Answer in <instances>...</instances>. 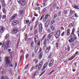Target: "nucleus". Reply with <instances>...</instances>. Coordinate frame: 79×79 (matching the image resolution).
I'll list each match as a JSON object with an SVG mask.
<instances>
[{
  "label": "nucleus",
  "mask_w": 79,
  "mask_h": 79,
  "mask_svg": "<svg viewBox=\"0 0 79 79\" xmlns=\"http://www.w3.org/2000/svg\"><path fill=\"white\" fill-rule=\"evenodd\" d=\"M42 66H43V62H41L40 63L39 65H36L35 66L34 68L35 69H37L38 68L39 70H40V69H41V68H42Z\"/></svg>",
  "instance_id": "20e7f679"
},
{
  "label": "nucleus",
  "mask_w": 79,
  "mask_h": 79,
  "mask_svg": "<svg viewBox=\"0 0 79 79\" xmlns=\"http://www.w3.org/2000/svg\"><path fill=\"white\" fill-rule=\"evenodd\" d=\"M44 18V15H42L41 16V17H40V21H42V19Z\"/></svg>",
  "instance_id": "a19ab883"
},
{
  "label": "nucleus",
  "mask_w": 79,
  "mask_h": 79,
  "mask_svg": "<svg viewBox=\"0 0 79 79\" xmlns=\"http://www.w3.org/2000/svg\"><path fill=\"white\" fill-rule=\"evenodd\" d=\"M60 30H59L57 31V32L56 33V34H58L59 35H60Z\"/></svg>",
  "instance_id": "473e14b6"
},
{
  "label": "nucleus",
  "mask_w": 79,
  "mask_h": 79,
  "mask_svg": "<svg viewBox=\"0 0 79 79\" xmlns=\"http://www.w3.org/2000/svg\"><path fill=\"white\" fill-rule=\"evenodd\" d=\"M75 13V12L74 10H70V15H71V16H73V14Z\"/></svg>",
  "instance_id": "6ab92c4d"
},
{
  "label": "nucleus",
  "mask_w": 79,
  "mask_h": 79,
  "mask_svg": "<svg viewBox=\"0 0 79 79\" xmlns=\"http://www.w3.org/2000/svg\"><path fill=\"white\" fill-rule=\"evenodd\" d=\"M28 68V64H27L25 67V69H27Z\"/></svg>",
  "instance_id": "e2e57ef3"
},
{
  "label": "nucleus",
  "mask_w": 79,
  "mask_h": 79,
  "mask_svg": "<svg viewBox=\"0 0 79 79\" xmlns=\"http://www.w3.org/2000/svg\"><path fill=\"white\" fill-rule=\"evenodd\" d=\"M47 46H46V45L44 46L43 47L44 50H46V49H47Z\"/></svg>",
  "instance_id": "de8ad7c7"
},
{
  "label": "nucleus",
  "mask_w": 79,
  "mask_h": 79,
  "mask_svg": "<svg viewBox=\"0 0 79 79\" xmlns=\"http://www.w3.org/2000/svg\"><path fill=\"white\" fill-rule=\"evenodd\" d=\"M61 35L62 37L64 35V32H63L61 34Z\"/></svg>",
  "instance_id": "3c124183"
},
{
  "label": "nucleus",
  "mask_w": 79,
  "mask_h": 79,
  "mask_svg": "<svg viewBox=\"0 0 79 79\" xmlns=\"http://www.w3.org/2000/svg\"><path fill=\"white\" fill-rule=\"evenodd\" d=\"M31 48H33V47H34V42L32 41L31 42Z\"/></svg>",
  "instance_id": "4be33fe9"
},
{
  "label": "nucleus",
  "mask_w": 79,
  "mask_h": 79,
  "mask_svg": "<svg viewBox=\"0 0 79 79\" xmlns=\"http://www.w3.org/2000/svg\"><path fill=\"white\" fill-rule=\"evenodd\" d=\"M58 15L59 16H60V15H61V12H58Z\"/></svg>",
  "instance_id": "680f3d73"
},
{
  "label": "nucleus",
  "mask_w": 79,
  "mask_h": 79,
  "mask_svg": "<svg viewBox=\"0 0 79 79\" xmlns=\"http://www.w3.org/2000/svg\"><path fill=\"white\" fill-rule=\"evenodd\" d=\"M54 61L53 59H52L51 60V61H50V63L53 64V61Z\"/></svg>",
  "instance_id": "864d4df0"
},
{
  "label": "nucleus",
  "mask_w": 79,
  "mask_h": 79,
  "mask_svg": "<svg viewBox=\"0 0 79 79\" xmlns=\"http://www.w3.org/2000/svg\"><path fill=\"white\" fill-rule=\"evenodd\" d=\"M56 47L57 48L59 47V44L58 43H56Z\"/></svg>",
  "instance_id": "f704fd0d"
},
{
  "label": "nucleus",
  "mask_w": 79,
  "mask_h": 79,
  "mask_svg": "<svg viewBox=\"0 0 79 79\" xmlns=\"http://www.w3.org/2000/svg\"><path fill=\"white\" fill-rule=\"evenodd\" d=\"M60 35L56 34L55 35V37L56 39H58V38H59V36H60Z\"/></svg>",
  "instance_id": "a878e982"
},
{
  "label": "nucleus",
  "mask_w": 79,
  "mask_h": 79,
  "mask_svg": "<svg viewBox=\"0 0 79 79\" xmlns=\"http://www.w3.org/2000/svg\"><path fill=\"white\" fill-rule=\"evenodd\" d=\"M54 72H55V70L54 69L51 72L49 73V75H50L52 74V73H54Z\"/></svg>",
  "instance_id": "2f4dec72"
},
{
  "label": "nucleus",
  "mask_w": 79,
  "mask_h": 79,
  "mask_svg": "<svg viewBox=\"0 0 79 79\" xmlns=\"http://www.w3.org/2000/svg\"><path fill=\"white\" fill-rule=\"evenodd\" d=\"M54 33V32H52L48 35L47 38V40H49L50 39V38L52 37V35H53Z\"/></svg>",
  "instance_id": "9d476101"
},
{
  "label": "nucleus",
  "mask_w": 79,
  "mask_h": 79,
  "mask_svg": "<svg viewBox=\"0 0 79 79\" xmlns=\"http://www.w3.org/2000/svg\"><path fill=\"white\" fill-rule=\"evenodd\" d=\"M47 31L48 33H50V32H51L50 29H48L47 30Z\"/></svg>",
  "instance_id": "8fccbe9b"
},
{
  "label": "nucleus",
  "mask_w": 79,
  "mask_h": 79,
  "mask_svg": "<svg viewBox=\"0 0 79 79\" xmlns=\"http://www.w3.org/2000/svg\"><path fill=\"white\" fill-rule=\"evenodd\" d=\"M43 44L44 45H47V38H45L43 40Z\"/></svg>",
  "instance_id": "a211bd4d"
},
{
  "label": "nucleus",
  "mask_w": 79,
  "mask_h": 79,
  "mask_svg": "<svg viewBox=\"0 0 79 79\" xmlns=\"http://www.w3.org/2000/svg\"><path fill=\"white\" fill-rule=\"evenodd\" d=\"M73 59L72 58V57H71L70 58H69V61H70V60H73Z\"/></svg>",
  "instance_id": "774afa93"
},
{
  "label": "nucleus",
  "mask_w": 79,
  "mask_h": 79,
  "mask_svg": "<svg viewBox=\"0 0 79 79\" xmlns=\"http://www.w3.org/2000/svg\"><path fill=\"white\" fill-rule=\"evenodd\" d=\"M55 23V20H51V23L50 24L52 25V24H53V23Z\"/></svg>",
  "instance_id": "c9c22d12"
},
{
  "label": "nucleus",
  "mask_w": 79,
  "mask_h": 79,
  "mask_svg": "<svg viewBox=\"0 0 79 79\" xmlns=\"http://www.w3.org/2000/svg\"><path fill=\"white\" fill-rule=\"evenodd\" d=\"M26 28V25H25L23 29H22V31H24L25 30V29Z\"/></svg>",
  "instance_id": "c03bdc74"
},
{
  "label": "nucleus",
  "mask_w": 79,
  "mask_h": 79,
  "mask_svg": "<svg viewBox=\"0 0 79 79\" xmlns=\"http://www.w3.org/2000/svg\"><path fill=\"white\" fill-rule=\"evenodd\" d=\"M5 61L6 63L4 64V66L6 68L10 67V63L11 62L10 59H9V57H5Z\"/></svg>",
  "instance_id": "f03ea898"
},
{
  "label": "nucleus",
  "mask_w": 79,
  "mask_h": 79,
  "mask_svg": "<svg viewBox=\"0 0 79 79\" xmlns=\"http://www.w3.org/2000/svg\"><path fill=\"white\" fill-rule=\"evenodd\" d=\"M43 29V27H42V24L40 23L39 25V32L40 33H42V31Z\"/></svg>",
  "instance_id": "6e6552de"
},
{
  "label": "nucleus",
  "mask_w": 79,
  "mask_h": 79,
  "mask_svg": "<svg viewBox=\"0 0 79 79\" xmlns=\"http://www.w3.org/2000/svg\"><path fill=\"white\" fill-rule=\"evenodd\" d=\"M69 46H67V51H69Z\"/></svg>",
  "instance_id": "052dcab7"
},
{
  "label": "nucleus",
  "mask_w": 79,
  "mask_h": 79,
  "mask_svg": "<svg viewBox=\"0 0 79 79\" xmlns=\"http://www.w3.org/2000/svg\"><path fill=\"white\" fill-rule=\"evenodd\" d=\"M70 31V29H67V36L69 35L70 34V32H69Z\"/></svg>",
  "instance_id": "aec40b11"
},
{
  "label": "nucleus",
  "mask_w": 79,
  "mask_h": 79,
  "mask_svg": "<svg viewBox=\"0 0 79 79\" xmlns=\"http://www.w3.org/2000/svg\"><path fill=\"white\" fill-rule=\"evenodd\" d=\"M10 67H13V64H11L10 63Z\"/></svg>",
  "instance_id": "69168bd1"
},
{
  "label": "nucleus",
  "mask_w": 79,
  "mask_h": 79,
  "mask_svg": "<svg viewBox=\"0 0 79 79\" xmlns=\"http://www.w3.org/2000/svg\"><path fill=\"white\" fill-rule=\"evenodd\" d=\"M39 48V47L38 46H36L35 48V53H37Z\"/></svg>",
  "instance_id": "f3484780"
},
{
  "label": "nucleus",
  "mask_w": 79,
  "mask_h": 79,
  "mask_svg": "<svg viewBox=\"0 0 79 79\" xmlns=\"http://www.w3.org/2000/svg\"><path fill=\"white\" fill-rule=\"evenodd\" d=\"M34 33L35 34H37V33H38V31L37 30V29H36Z\"/></svg>",
  "instance_id": "ea45409f"
},
{
  "label": "nucleus",
  "mask_w": 79,
  "mask_h": 79,
  "mask_svg": "<svg viewBox=\"0 0 79 79\" xmlns=\"http://www.w3.org/2000/svg\"><path fill=\"white\" fill-rule=\"evenodd\" d=\"M4 30H5V28H4V27H0V32H1V33H3Z\"/></svg>",
  "instance_id": "2eb2a0df"
},
{
  "label": "nucleus",
  "mask_w": 79,
  "mask_h": 79,
  "mask_svg": "<svg viewBox=\"0 0 79 79\" xmlns=\"http://www.w3.org/2000/svg\"><path fill=\"white\" fill-rule=\"evenodd\" d=\"M45 18L46 19H48V18H50V15H45Z\"/></svg>",
  "instance_id": "72a5a7b5"
},
{
  "label": "nucleus",
  "mask_w": 79,
  "mask_h": 79,
  "mask_svg": "<svg viewBox=\"0 0 79 79\" xmlns=\"http://www.w3.org/2000/svg\"><path fill=\"white\" fill-rule=\"evenodd\" d=\"M8 74H9L10 75H12V74H13V71L11 69L9 70Z\"/></svg>",
  "instance_id": "5701e85b"
},
{
  "label": "nucleus",
  "mask_w": 79,
  "mask_h": 79,
  "mask_svg": "<svg viewBox=\"0 0 79 79\" xmlns=\"http://www.w3.org/2000/svg\"><path fill=\"white\" fill-rule=\"evenodd\" d=\"M47 65H48V63H47V62H46L43 66H44V67H45V68H46L47 67Z\"/></svg>",
  "instance_id": "e433bc0d"
},
{
  "label": "nucleus",
  "mask_w": 79,
  "mask_h": 79,
  "mask_svg": "<svg viewBox=\"0 0 79 79\" xmlns=\"http://www.w3.org/2000/svg\"><path fill=\"white\" fill-rule=\"evenodd\" d=\"M75 31V29H74L73 28L72 29V33H71L70 35H74V31Z\"/></svg>",
  "instance_id": "393cba45"
},
{
  "label": "nucleus",
  "mask_w": 79,
  "mask_h": 79,
  "mask_svg": "<svg viewBox=\"0 0 79 79\" xmlns=\"http://www.w3.org/2000/svg\"><path fill=\"white\" fill-rule=\"evenodd\" d=\"M74 8H76V9H79V6H74Z\"/></svg>",
  "instance_id": "58836bf2"
},
{
  "label": "nucleus",
  "mask_w": 79,
  "mask_h": 79,
  "mask_svg": "<svg viewBox=\"0 0 79 79\" xmlns=\"http://www.w3.org/2000/svg\"><path fill=\"white\" fill-rule=\"evenodd\" d=\"M73 39H74V40H77V37H76V35H75V34H73Z\"/></svg>",
  "instance_id": "7c9ffc66"
},
{
  "label": "nucleus",
  "mask_w": 79,
  "mask_h": 79,
  "mask_svg": "<svg viewBox=\"0 0 79 79\" xmlns=\"http://www.w3.org/2000/svg\"><path fill=\"white\" fill-rule=\"evenodd\" d=\"M22 58H23V55L21 54V56L20 58V61H21V60H22Z\"/></svg>",
  "instance_id": "5fc2aeb1"
},
{
  "label": "nucleus",
  "mask_w": 79,
  "mask_h": 79,
  "mask_svg": "<svg viewBox=\"0 0 79 79\" xmlns=\"http://www.w3.org/2000/svg\"><path fill=\"white\" fill-rule=\"evenodd\" d=\"M43 21L44 22H45V21H47V19L45 17L44 18Z\"/></svg>",
  "instance_id": "338daca9"
},
{
  "label": "nucleus",
  "mask_w": 79,
  "mask_h": 79,
  "mask_svg": "<svg viewBox=\"0 0 79 79\" xmlns=\"http://www.w3.org/2000/svg\"><path fill=\"white\" fill-rule=\"evenodd\" d=\"M1 79H8V78L6 76H2Z\"/></svg>",
  "instance_id": "cd10ccee"
},
{
  "label": "nucleus",
  "mask_w": 79,
  "mask_h": 79,
  "mask_svg": "<svg viewBox=\"0 0 79 79\" xmlns=\"http://www.w3.org/2000/svg\"><path fill=\"white\" fill-rule=\"evenodd\" d=\"M39 53H40V54L39 55V59H41L42 57V55H43V52L42 51V48H40Z\"/></svg>",
  "instance_id": "423d86ee"
},
{
  "label": "nucleus",
  "mask_w": 79,
  "mask_h": 79,
  "mask_svg": "<svg viewBox=\"0 0 79 79\" xmlns=\"http://www.w3.org/2000/svg\"><path fill=\"white\" fill-rule=\"evenodd\" d=\"M34 39L35 44H37V45H38V46H40V42L39 41V37H38V35H36L35 36Z\"/></svg>",
  "instance_id": "7ed1b4c3"
},
{
  "label": "nucleus",
  "mask_w": 79,
  "mask_h": 79,
  "mask_svg": "<svg viewBox=\"0 0 79 79\" xmlns=\"http://www.w3.org/2000/svg\"><path fill=\"white\" fill-rule=\"evenodd\" d=\"M57 17V15L56 14H55L54 15V19H55Z\"/></svg>",
  "instance_id": "09e8293b"
},
{
  "label": "nucleus",
  "mask_w": 79,
  "mask_h": 79,
  "mask_svg": "<svg viewBox=\"0 0 79 79\" xmlns=\"http://www.w3.org/2000/svg\"><path fill=\"white\" fill-rule=\"evenodd\" d=\"M49 67H52L53 65V64L50 62L48 64Z\"/></svg>",
  "instance_id": "c756f323"
},
{
  "label": "nucleus",
  "mask_w": 79,
  "mask_h": 79,
  "mask_svg": "<svg viewBox=\"0 0 79 79\" xmlns=\"http://www.w3.org/2000/svg\"><path fill=\"white\" fill-rule=\"evenodd\" d=\"M71 57L73 59V58L76 57V56H75V55L74 54Z\"/></svg>",
  "instance_id": "13d9d810"
},
{
  "label": "nucleus",
  "mask_w": 79,
  "mask_h": 79,
  "mask_svg": "<svg viewBox=\"0 0 79 79\" xmlns=\"http://www.w3.org/2000/svg\"><path fill=\"white\" fill-rule=\"evenodd\" d=\"M13 32L14 34H17L18 33V29L16 27L14 28L13 30Z\"/></svg>",
  "instance_id": "ddd939ff"
},
{
  "label": "nucleus",
  "mask_w": 79,
  "mask_h": 79,
  "mask_svg": "<svg viewBox=\"0 0 79 79\" xmlns=\"http://www.w3.org/2000/svg\"><path fill=\"white\" fill-rule=\"evenodd\" d=\"M48 10V9L47 7L44 8L43 10V13H45V12H46V11H47Z\"/></svg>",
  "instance_id": "412c9836"
},
{
  "label": "nucleus",
  "mask_w": 79,
  "mask_h": 79,
  "mask_svg": "<svg viewBox=\"0 0 79 79\" xmlns=\"http://www.w3.org/2000/svg\"><path fill=\"white\" fill-rule=\"evenodd\" d=\"M52 4V5L53 6H56V2H55V1H54Z\"/></svg>",
  "instance_id": "bb28decb"
},
{
  "label": "nucleus",
  "mask_w": 79,
  "mask_h": 79,
  "mask_svg": "<svg viewBox=\"0 0 79 79\" xmlns=\"http://www.w3.org/2000/svg\"><path fill=\"white\" fill-rule=\"evenodd\" d=\"M29 56V54H27L26 55V58H27V57H28V56Z\"/></svg>",
  "instance_id": "0e129e2a"
},
{
  "label": "nucleus",
  "mask_w": 79,
  "mask_h": 79,
  "mask_svg": "<svg viewBox=\"0 0 79 79\" xmlns=\"http://www.w3.org/2000/svg\"><path fill=\"white\" fill-rule=\"evenodd\" d=\"M33 73H35V75H36V74H38V71H36Z\"/></svg>",
  "instance_id": "bf43d9fd"
},
{
  "label": "nucleus",
  "mask_w": 79,
  "mask_h": 79,
  "mask_svg": "<svg viewBox=\"0 0 79 79\" xmlns=\"http://www.w3.org/2000/svg\"><path fill=\"white\" fill-rule=\"evenodd\" d=\"M19 22L18 20H15V21H13L12 22V24L14 26H16V25H17L19 24Z\"/></svg>",
  "instance_id": "9b49d317"
},
{
  "label": "nucleus",
  "mask_w": 79,
  "mask_h": 79,
  "mask_svg": "<svg viewBox=\"0 0 79 79\" xmlns=\"http://www.w3.org/2000/svg\"><path fill=\"white\" fill-rule=\"evenodd\" d=\"M2 6L3 7L5 6V2L3 1V2L2 3Z\"/></svg>",
  "instance_id": "49530a36"
},
{
  "label": "nucleus",
  "mask_w": 79,
  "mask_h": 79,
  "mask_svg": "<svg viewBox=\"0 0 79 79\" xmlns=\"http://www.w3.org/2000/svg\"><path fill=\"white\" fill-rule=\"evenodd\" d=\"M67 12H68V10H64V14H67Z\"/></svg>",
  "instance_id": "603ef678"
},
{
  "label": "nucleus",
  "mask_w": 79,
  "mask_h": 79,
  "mask_svg": "<svg viewBox=\"0 0 79 79\" xmlns=\"http://www.w3.org/2000/svg\"><path fill=\"white\" fill-rule=\"evenodd\" d=\"M2 45V47H4V49L6 50L7 48H9L11 46V42L9 40H7L6 42H3Z\"/></svg>",
  "instance_id": "f257e3e1"
},
{
  "label": "nucleus",
  "mask_w": 79,
  "mask_h": 79,
  "mask_svg": "<svg viewBox=\"0 0 79 79\" xmlns=\"http://www.w3.org/2000/svg\"><path fill=\"white\" fill-rule=\"evenodd\" d=\"M35 73H33L32 74V78H34V77H35Z\"/></svg>",
  "instance_id": "79ce46f5"
},
{
  "label": "nucleus",
  "mask_w": 79,
  "mask_h": 79,
  "mask_svg": "<svg viewBox=\"0 0 79 79\" xmlns=\"http://www.w3.org/2000/svg\"><path fill=\"white\" fill-rule=\"evenodd\" d=\"M24 13V10H20L19 11V13L18 16L19 17H22L23 16V14Z\"/></svg>",
  "instance_id": "1a4fd4ad"
},
{
  "label": "nucleus",
  "mask_w": 79,
  "mask_h": 79,
  "mask_svg": "<svg viewBox=\"0 0 79 79\" xmlns=\"http://www.w3.org/2000/svg\"><path fill=\"white\" fill-rule=\"evenodd\" d=\"M5 18H6V15H4L2 16V19H5Z\"/></svg>",
  "instance_id": "4d7b16f0"
},
{
  "label": "nucleus",
  "mask_w": 79,
  "mask_h": 79,
  "mask_svg": "<svg viewBox=\"0 0 79 79\" xmlns=\"http://www.w3.org/2000/svg\"><path fill=\"white\" fill-rule=\"evenodd\" d=\"M18 2L19 3L22 5V6H25L26 4L25 1L23 0H18Z\"/></svg>",
  "instance_id": "39448f33"
},
{
  "label": "nucleus",
  "mask_w": 79,
  "mask_h": 79,
  "mask_svg": "<svg viewBox=\"0 0 79 79\" xmlns=\"http://www.w3.org/2000/svg\"><path fill=\"white\" fill-rule=\"evenodd\" d=\"M50 50H51V47L49 46L48 47H47V48L45 50V52L46 53H48V52L50 51Z\"/></svg>",
  "instance_id": "4468645a"
},
{
  "label": "nucleus",
  "mask_w": 79,
  "mask_h": 79,
  "mask_svg": "<svg viewBox=\"0 0 79 79\" xmlns=\"http://www.w3.org/2000/svg\"><path fill=\"white\" fill-rule=\"evenodd\" d=\"M50 28H51L52 31H54V30H55V27H54V26L51 25L50 26Z\"/></svg>",
  "instance_id": "b1692460"
},
{
  "label": "nucleus",
  "mask_w": 79,
  "mask_h": 79,
  "mask_svg": "<svg viewBox=\"0 0 79 79\" xmlns=\"http://www.w3.org/2000/svg\"><path fill=\"white\" fill-rule=\"evenodd\" d=\"M9 35L7 34L5 37V39H8L9 38Z\"/></svg>",
  "instance_id": "c85d7f7f"
},
{
  "label": "nucleus",
  "mask_w": 79,
  "mask_h": 79,
  "mask_svg": "<svg viewBox=\"0 0 79 79\" xmlns=\"http://www.w3.org/2000/svg\"><path fill=\"white\" fill-rule=\"evenodd\" d=\"M69 37L70 39L68 40L69 42L70 43H73V42H74L75 40L74 39V38H73V35H70Z\"/></svg>",
  "instance_id": "0eeeda50"
},
{
  "label": "nucleus",
  "mask_w": 79,
  "mask_h": 79,
  "mask_svg": "<svg viewBox=\"0 0 79 79\" xmlns=\"http://www.w3.org/2000/svg\"><path fill=\"white\" fill-rule=\"evenodd\" d=\"M45 68H46V67H45L43 66V67L42 68V70H41L42 71H44Z\"/></svg>",
  "instance_id": "37998d69"
},
{
  "label": "nucleus",
  "mask_w": 79,
  "mask_h": 79,
  "mask_svg": "<svg viewBox=\"0 0 79 79\" xmlns=\"http://www.w3.org/2000/svg\"><path fill=\"white\" fill-rule=\"evenodd\" d=\"M16 16H17V14H14L12 17L10 18V21H11L12 20H14Z\"/></svg>",
  "instance_id": "f8f14e48"
},
{
  "label": "nucleus",
  "mask_w": 79,
  "mask_h": 79,
  "mask_svg": "<svg viewBox=\"0 0 79 79\" xmlns=\"http://www.w3.org/2000/svg\"><path fill=\"white\" fill-rule=\"evenodd\" d=\"M50 20H48L45 23V27H47L48 26V24H50Z\"/></svg>",
  "instance_id": "dca6fc26"
},
{
  "label": "nucleus",
  "mask_w": 79,
  "mask_h": 79,
  "mask_svg": "<svg viewBox=\"0 0 79 79\" xmlns=\"http://www.w3.org/2000/svg\"><path fill=\"white\" fill-rule=\"evenodd\" d=\"M3 13H6V11L5 10V9H3Z\"/></svg>",
  "instance_id": "6e6d98bb"
},
{
  "label": "nucleus",
  "mask_w": 79,
  "mask_h": 79,
  "mask_svg": "<svg viewBox=\"0 0 79 79\" xmlns=\"http://www.w3.org/2000/svg\"><path fill=\"white\" fill-rule=\"evenodd\" d=\"M46 36V35H44V36L43 37V38L41 39V41H43V40L44 39H45V37Z\"/></svg>",
  "instance_id": "a18cd8bd"
},
{
  "label": "nucleus",
  "mask_w": 79,
  "mask_h": 79,
  "mask_svg": "<svg viewBox=\"0 0 79 79\" xmlns=\"http://www.w3.org/2000/svg\"><path fill=\"white\" fill-rule=\"evenodd\" d=\"M52 55H50L48 57V59L50 60V59H52Z\"/></svg>",
  "instance_id": "4c0bfd02"
}]
</instances>
